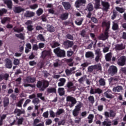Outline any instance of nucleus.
<instances>
[{"label": "nucleus", "instance_id": "f257e3e1", "mask_svg": "<svg viewBox=\"0 0 126 126\" xmlns=\"http://www.w3.org/2000/svg\"><path fill=\"white\" fill-rule=\"evenodd\" d=\"M106 27L104 32V33H101L99 36V40H102V41H106L109 38V30L111 27V22L108 21L107 22L104 21L102 23V27Z\"/></svg>", "mask_w": 126, "mask_h": 126}, {"label": "nucleus", "instance_id": "f03ea898", "mask_svg": "<svg viewBox=\"0 0 126 126\" xmlns=\"http://www.w3.org/2000/svg\"><path fill=\"white\" fill-rule=\"evenodd\" d=\"M49 81L45 80L38 81L36 84V87L39 89L40 91H45V89L49 87Z\"/></svg>", "mask_w": 126, "mask_h": 126}, {"label": "nucleus", "instance_id": "7ed1b4c3", "mask_svg": "<svg viewBox=\"0 0 126 126\" xmlns=\"http://www.w3.org/2000/svg\"><path fill=\"white\" fill-rule=\"evenodd\" d=\"M53 52L58 58H64L65 57V51L61 49L60 47L54 49Z\"/></svg>", "mask_w": 126, "mask_h": 126}, {"label": "nucleus", "instance_id": "20e7f679", "mask_svg": "<svg viewBox=\"0 0 126 126\" xmlns=\"http://www.w3.org/2000/svg\"><path fill=\"white\" fill-rule=\"evenodd\" d=\"M83 106V104L81 102H80L78 104H77L76 106H75L74 109L72 111V115L74 117H78V115H79V113L81 111V108Z\"/></svg>", "mask_w": 126, "mask_h": 126}, {"label": "nucleus", "instance_id": "39448f33", "mask_svg": "<svg viewBox=\"0 0 126 126\" xmlns=\"http://www.w3.org/2000/svg\"><path fill=\"white\" fill-rule=\"evenodd\" d=\"M108 72L111 76H114L118 73V67L115 65H111L108 70Z\"/></svg>", "mask_w": 126, "mask_h": 126}, {"label": "nucleus", "instance_id": "423d86ee", "mask_svg": "<svg viewBox=\"0 0 126 126\" xmlns=\"http://www.w3.org/2000/svg\"><path fill=\"white\" fill-rule=\"evenodd\" d=\"M66 101L67 102H71V103H69V107L70 108H72V107H74V105L76 104V103H77L76 99L70 96H67Z\"/></svg>", "mask_w": 126, "mask_h": 126}, {"label": "nucleus", "instance_id": "0eeeda50", "mask_svg": "<svg viewBox=\"0 0 126 126\" xmlns=\"http://www.w3.org/2000/svg\"><path fill=\"white\" fill-rule=\"evenodd\" d=\"M66 87L67 88V92H71V91H75L76 89L75 86H74L73 83L71 81L68 82L66 85Z\"/></svg>", "mask_w": 126, "mask_h": 126}, {"label": "nucleus", "instance_id": "6e6552de", "mask_svg": "<svg viewBox=\"0 0 126 126\" xmlns=\"http://www.w3.org/2000/svg\"><path fill=\"white\" fill-rule=\"evenodd\" d=\"M105 117L106 119H108V118H115L116 117V113L113 110H110L109 113L107 111L104 112V114Z\"/></svg>", "mask_w": 126, "mask_h": 126}, {"label": "nucleus", "instance_id": "1a4fd4ad", "mask_svg": "<svg viewBox=\"0 0 126 126\" xmlns=\"http://www.w3.org/2000/svg\"><path fill=\"white\" fill-rule=\"evenodd\" d=\"M86 4V0H77L75 2V6L77 8H79L80 6H84Z\"/></svg>", "mask_w": 126, "mask_h": 126}, {"label": "nucleus", "instance_id": "9d476101", "mask_svg": "<svg viewBox=\"0 0 126 126\" xmlns=\"http://www.w3.org/2000/svg\"><path fill=\"white\" fill-rule=\"evenodd\" d=\"M126 57L125 56H122L118 60L117 63L118 65L120 66H124V65H126Z\"/></svg>", "mask_w": 126, "mask_h": 126}, {"label": "nucleus", "instance_id": "9b49d317", "mask_svg": "<svg viewBox=\"0 0 126 126\" xmlns=\"http://www.w3.org/2000/svg\"><path fill=\"white\" fill-rule=\"evenodd\" d=\"M90 93L92 95L94 94H102V93H103V90L99 88L95 89H93V88H91Z\"/></svg>", "mask_w": 126, "mask_h": 126}, {"label": "nucleus", "instance_id": "f8f14e48", "mask_svg": "<svg viewBox=\"0 0 126 126\" xmlns=\"http://www.w3.org/2000/svg\"><path fill=\"white\" fill-rule=\"evenodd\" d=\"M74 44L73 41L66 40L63 42V45L65 49H69V48H72Z\"/></svg>", "mask_w": 126, "mask_h": 126}, {"label": "nucleus", "instance_id": "ddd939ff", "mask_svg": "<svg viewBox=\"0 0 126 126\" xmlns=\"http://www.w3.org/2000/svg\"><path fill=\"white\" fill-rule=\"evenodd\" d=\"M101 5L102 6V10L103 11H108L110 9V3L107 1H101Z\"/></svg>", "mask_w": 126, "mask_h": 126}, {"label": "nucleus", "instance_id": "4468645a", "mask_svg": "<svg viewBox=\"0 0 126 126\" xmlns=\"http://www.w3.org/2000/svg\"><path fill=\"white\" fill-rule=\"evenodd\" d=\"M95 55L96 56L95 61L96 63H98L100 60V57L102 56V53H101L100 49H97L95 51Z\"/></svg>", "mask_w": 126, "mask_h": 126}, {"label": "nucleus", "instance_id": "2eb2a0df", "mask_svg": "<svg viewBox=\"0 0 126 126\" xmlns=\"http://www.w3.org/2000/svg\"><path fill=\"white\" fill-rule=\"evenodd\" d=\"M121 78H120V76H116L114 77H111L108 79L110 83L111 84H116V82H118V81H120Z\"/></svg>", "mask_w": 126, "mask_h": 126}, {"label": "nucleus", "instance_id": "dca6fc26", "mask_svg": "<svg viewBox=\"0 0 126 126\" xmlns=\"http://www.w3.org/2000/svg\"><path fill=\"white\" fill-rule=\"evenodd\" d=\"M5 67L6 68H8L9 69H10V68H12V62H11V60L9 59H6L5 60Z\"/></svg>", "mask_w": 126, "mask_h": 126}, {"label": "nucleus", "instance_id": "f3484780", "mask_svg": "<svg viewBox=\"0 0 126 126\" xmlns=\"http://www.w3.org/2000/svg\"><path fill=\"white\" fill-rule=\"evenodd\" d=\"M126 49V45L123 43L118 44L115 45V51H123Z\"/></svg>", "mask_w": 126, "mask_h": 126}, {"label": "nucleus", "instance_id": "a211bd4d", "mask_svg": "<svg viewBox=\"0 0 126 126\" xmlns=\"http://www.w3.org/2000/svg\"><path fill=\"white\" fill-rule=\"evenodd\" d=\"M4 4L7 5L9 9H12V1L11 0H2Z\"/></svg>", "mask_w": 126, "mask_h": 126}, {"label": "nucleus", "instance_id": "6ab92c4d", "mask_svg": "<svg viewBox=\"0 0 126 126\" xmlns=\"http://www.w3.org/2000/svg\"><path fill=\"white\" fill-rule=\"evenodd\" d=\"M62 5H63L65 10H68V9H70L71 7V4H70V3H69V2L67 1L62 2Z\"/></svg>", "mask_w": 126, "mask_h": 126}, {"label": "nucleus", "instance_id": "aec40b11", "mask_svg": "<svg viewBox=\"0 0 126 126\" xmlns=\"http://www.w3.org/2000/svg\"><path fill=\"white\" fill-rule=\"evenodd\" d=\"M40 122V120H39L37 118L34 119L33 120V122L32 123L33 126H45L44 122H42V123H39Z\"/></svg>", "mask_w": 126, "mask_h": 126}, {"label": "nucleus", "instance_id": "412c9836", "mask_svg": "<svg viewBox=\"0 0 126 126\" xmlns=\"http://www.w3.org/2000/svg\"><path fill=\"white\" fill-rule=\"evenodd\" d=\"M26 81L28 83H34L36 82V78L32 77L31 76H28L26 79Z\"/></svg>", "mask_w": 126, "mask_h": 126}, {"label": "nucleus", "instance_id": "4be33fe9", "mask_svg": "<svg viewBox=\"0 0 126 126\" xmlns=\"http://www.w3.org/2000/svg\"><path fill=\"white\" fill-rule=\"evenodd\" d=\"M14 113H15V114H17V116L18 117H20V116H21V115H22L23 114H25V110H21V109L16 108L14 110Z\"/></svg>", "mask_w": 126, "mask_h": 126}, {"label": "nucleus", "instance_id": "5701e85b", "mask_svg": "<svg viewBox=\"0 0 126 126\" xmlns=\"http://www.w3.org/2000/svg\"><path fill=\"white\" fill-rule=\"evenodd\" d=\"M51 56V51L49 50H44L42 52V57L45 59L46 57H50Z\"/></svg>", "mask_w": 126, "mask_h": 126}, {"label": "nucleus", "instance_id": "b1692460", "mask_svg": "<svg viewBox=\"0 0 126 126\" xmlns=\"http://www.w3.org/2000/svg\"><path fill=\"white\" fill-rule=\"evenodd\" d=\"M14 11L15 13H20L22 11H24V9L21 8L20 6L15 7Z\"/></svg>", "mask_w": 126, "mask_h": 126}, {"label": "nucleus", "instance_id": "393cba45", "mask_svg": "<svg viewBox=\"0 0 126 126\" xmlns=\"http://www.w3.org/2000/svg\"><path fill=\"white\" fill-rule=\"evenodd\" d=\"M4 108H5L9 105V98L8 97H4L3 100Z\"/></svg>", "mask_w": 126, "mask_h": 126}, {"label": "nucleus", "instance_id": "a878e982", "mask_svg": "<svg viewBox=\"0 0 126 126\" xmlns=\"http://www.w3.org/2000/svg\"><path fill=\"white\" fill-rule=\"evenodd\" d=\"M59 81H60L59 83H58V86L59 87H61L62 86H63L66 81V80H65V78H62L59 79Z\"/></svg>", "mask_w": 126, "mask_h": 126}, {"label": "nucleus", "instance_id": "bb28decb", "mask_svg": "<svg viewBox=\"0 0 126 126\" xmlns=\"http://www.w3.org/2000/svg\"><path fill=\"white\" fill-rule=\"evenodd\" d=\"M60 18L62 19V20H66L67 18H68V13H64L61 15Z\"/></svg>", "mask_w": 126, "mask_h": 126}, {"label": "nucleus", "instance_id": "cd10ccee", "mask_svg": "<svg viewBox=\"0 0 126 126\" xmlns=\"http://www.w3.org/2000/svg\"><path fill=\"white\" fill-rule=\"evenodd\" d=\"M86 58H90V59H94V54L91 51H88L86 53Z\"/></svg>", "mask_w": 126, "mask_h": 126}, {"label": "nucleus", "instance_id": "c85d7f7f", "mask_svg": "<svg viewBox=\"0 0 126 126\" xmlns=\"http://www.w3.org/2000/svg\"><path fill=\"white\" fill-rule=\"evenodd\" d=\"M47 31H48V32H55V27H54L53 26L51 25H47Z\"/></svg>", "mask_w": 126, "mask_h": 126}, {"label": "nucleus", "instance_id": "c756f323", "mask_svg": "<svg viewBox=\"0 0 126 126\" xmlns=\"http://www.w3.org/2000/svg\"><path fill=\"white\" fill-rule=\"evenodd\" d=\"M93 4L92 3H89L86 7V10L88 11L91 12V11H93Z\"/></svg>", "mask_w": 126, "mask_h": 126}, {"label": "nucleus", "instance_id": "7c9ffc66", "mask_svg": "<svg viewBox=\"0 0 126 126\" xmlns=\"http://www.w3.org/2000/svg\"><path fill=\"white\" fill-rule=\"evenodd\" d=\"M104 95L108 99H113L114 98V96L112 95L111 94H110L109 92V91H107V92H105L104 93Z\"/></svg>", "mask_w": 126, "mask_h": 126}, {"label": "nucleus", "instance_id": "2f4dec72", "mask_svg": "<svg viewBox=\"0 0 126 126\" xmlns=\"http://www.w3.org/2000/svg\"><path fill=\"white\" fill-rule=\"evenodd\" d=\"M123 90V87L122 86H118L113 89L114 92H121Z\"/></svg>", "mask_w": 126, "mask_h": 126}, {"label": "nucleus", "instance_id": "473e14b6", "mask_svg": "<svg viewBox=\"0 0 126 126\" xmlns=\"http://www.w3.org/2000/svg\"><path fill=\"white\" fill-rule=\"evenodd\" d=\"M100 0H95L94 8L95 9H100Z\"/></svg>", "mask_w": 126, "mask_h": 126}, {"label": "nucleus", "instance_id": "72a5a7b5", "mask_svg": "<svg viewBox=\"0 0 126 126\" xmlns=\"http://www.w3.org/2000/svg\"><path fill=\"white\" fill-rule=\"evenodd\" d=\"M58 93L60 96H63L64 95V88H59L58 90Z\"/></svg>", "mask_w": 126, "mask_h": 126}, {"label": "nucleus", "instance_id": "f704fd0d", "mask_svg": "<svg viewBox=\"0 0 126 126\" xmlns=\"http://www.w3.org/2000/svg\"><path fill=\"white\" fill-rule=\"evenodd\" d=\"M47 93L48 94H51V93H57V89L55 88H48L47 89Z\"/></svg>", "mask_w": 126, "mask_h": 126}, {"label": "nucleus", "instance_id": "c9c22d12", "mask_svg": "<svg viewBox=\"0 0 126 126\" xmlns=\"http://www.w3.org/2000/svg\"><path fill=\"white\" fill-rule=\"evenodd\" d=\"M112 59V53L109 52L105 55V60L106 62H110Z\"/></svg>", "mask_w": 126, "mask_h": 126}, {"label": "nucleus", "instance_id": "e433bc0d", "mask_svg": "<svg viewBox=\"0 0 126 126\" xmlns=\"http://www.w3.org/2000/svg\"><path fill=\"white\" fill-rule=\"evenodd\" d=\"M35 15V13L33 12H30L29 11H27L25 14L26 17H33Z\"/></svg>", "mask_w": 126, "mask_h": 126}, {"label": "nucleus", "instance_id": "4c0bfd02", "mask_svg": "<svg viewBox=\"0 0 126 126\" xmlns=\"http://www.w3.org/2000/svg\"><path fill=\"white\" fill-rule=\"evenodd\" d=\"M112 29V30H114V31L118 30V29H119V25L118 24V23H115V22H113Z\"/></svg>", "mask_w": 126, "mask_h": 126}, {"label": "nucleus", "instance_id": "58836bf2", "mask_svg": "<svg viewBox=\"0 0 126 126\" xmlns=\"http://www.w3.org/2000/svg\"><path fill=\"white\" fill-rule=\"evenodd\" d=\"M64 113V109L61 108L59 109L58 111H57L56 113V117H58V116H61L62 114H63Z\"/></svg>", "mask_w": 126, "mask_h": 126}, {"label": "nucleus", "instance_id": "ea45409f", "mask_svg": "<svg viewBox=\"0 0 126 126\" xmlns=\"http://www.w3.org/2000/svg\"><path fill=\"white\" fill-rule=\"evenodd\" d=\"M13 30L15 32H17V33H20V32H23V31L24 30V27H21L20 29H18L16 28V27H15Z\"/></svg>", "mask_w": 126, "mask_h": 126}, {"label": "nucleus", "instance_id": "a19ab883", "mask_svg": "<svg viewBox=\"0 0 126 126\" xmlns=\"http://www.w3.org/2000/svg\"><path fill=\"white\" fill-rule=\"evenodd\" d=\"M88 119L89 120V124H92L93 123V119H94V115L93 114H90L88 117Z\"/></svg>", "mask_w": 126, "mask_h": 126}, {"label": "nucleus", "instance_id": "79ce46f5", "mask_svg": "<svg viewBox=\"0 0 126 126\" xmlns=\"http://www.w3.org/2000/svg\"><path fill=\"white\" fill-rule=\"evenodd\" d=\"M37 40H40L41 41V42H45V37H44V35L42 34H39L37 35Z\"/></svg>", "mask_w": 126, "mask_h": 126}, {"label": "nucleus", "instance_id": "37998d69", "mask_svg": "<svg viewBox=\"0 0 126 126\" xmlns=\"http://www.w3.org/2000/svg\"><path fill=\"white\" fill-rule=\"evenodd\" d=\"M89 102L91 103V104H94L95 103V98L93 95H91L88 97Z\"/></svg>", "mask_w": 126, "mask_h": 126}, {"label": "nucleus", "instance_id": "c03bdc74", "mask_svg": "<svg viewBox=\"0 0 126 126\" xmlns=\"http://www.w3.org/2000/svg\"><path fill=\"white\" fill-rule=\"evenodd\" d=\"M16 119L18 120V121H17L18 126H21V125L23 124V121H24V118H23V117H21V118H19V119L18 118H17Z\"/></svg>", "mask_w": 126, "mask_h": 126}, {"label": "nucleus", "instance_id": "a18cd8bd", "mask_svg": "<svg viewBox=\"0 0 126 126\" xmlns=\"http://www.w3.org/2000/svg\"><path fill=\"white\" fill-rule=\"evenodd\" d=\"M7 10L5 8H2L0 9V16H3V14H6Z\"/></svg>", "mask_w": 126, "mask_h": 126}, {"label": "nucleus", "instance_id": "49530a36", "mask_svg": "<svg viewBox=\"0 0 126 126\" xmlns=\"http://www.w3.org/2000/svg\"><path fill=\"white\" fill-rule=\"evenodd\" d=\"M94 69H96L97 71H99V70H102V66L101 64H97L94 65Z\"/></svg>", "mask_w": 126, "mask_h": 126}, {"label": "nucleus", "instance_id": "de8ad7c7", "mask_svg": "<svg viewBox=\"0 0 126 126\" xmlns=\"http://www.w3.org/2000/svg\"><path fill=\"white\" fill-rule=\"evenodd\" d=\"M16 37L17 38H19L21 40H24L25 39V37L24 36V34L22 33H20V34H15Z\"/></svg>", "mask_w": 126, "mask_h": 126}, {"label": "nucleus", "instance_id": "09e8293b", "mask_svg": "<svg viewBox=\"0 0 126 126\" xmlns=\"http://www.w3.org/2000/svg\"><path fill=\"white\" fill-rule=\"evenodd\" d=\"M99 83L100 86H105V85H106V81L103 78H100L99 79Z\"/></svg>", "mask_w": 126, "mask_h": 126}, {"label": "nucleus", "instance_id": "8fccbe9b", "mask_svg": "<svg viewBox=\"0 0 126 126\" xmlns=\"http://www.w3.org/2000/svg\"><path fill=\"white\" fill-rule=\"evenodd\" d=\"M61 46V44L57 41H54L53 43L51 45V47L52 49H54V48H57V47H60Z\"/></svg>", "mask_w": 126, "mask_h": 126}, {"label": "nucleus", "instance_id": "3c124183", "mask_svg": "<svg viewBox=\"0 0 126 126\" xmlns=\"http://www.w3.org/2000/svg\"><path fill=\"white\" fill-rule=\"evenodd\" d=\"M23 101H24V98H22L16 104V106L19 107V108H22V104H23Z\"/></svg>", "mask_w": 126, "mask_h": 126}, {"label": "nucleus", "instance_id": "603ef678", "mask_svg": "<svg viewBox=\"0 0 126 126\" xmlns=\"http://www.w3.org/2000/svg\"><path fill=\"white\" fill-rule=\"evenodd\" d=\"M32 103L34 104V105H38L40 103V99L38 97H35L32 100Z\"/></svg>", "mask_w": 126, "mask_h": 126}, {"label": "nucleus", "instance_id": "864d4df0", "mask_svg": "<svg viewBox=\"0 0 126 126\" xmlns=\"http://www.w3.org/2000/svg\"><path fill=\"white\" fill-rule=\"evenodd\" d=\"M10 20V18L6 17H4L1 21L2 24H5L6 22H7V21H9Z\"/></svg>", "mask_w": 126, "mask_h": 126}, {"label": "nucleus", "instance_id": "5fc2aeb1", "mask_svg": "<svg viewBox=\"0 0 126 126\" xmlns=\"http://www.w3.org/2000/svg\"><path fill=\"white\" fill-rule=\"evenodd\" d=\"M73 54H74V51H72L71 50H68L66 52V55L68 58H70Z\"/></svg>", "mask_w": 126, "mask_h": 126}, {"label": "nucleus", "instance_id": "6e6d98bb", "mask_svg": "<svg viewBox=\"0 0 126 126\" xmlns=\"http://www.w3.org/2000/svg\"><path fill=\"white\" fill-rule=\"evenodd\" d=\"M37 98H40L41 100L42 101H45V97L43 96V94L42 93H38L37 94Z\"/></svg>", "mask_w": 126, "mask_h": 126}, {"label": "nucleus", "instance_id": "4d7b16f0", "mask_svg": "<svg viewBox=\"0 0 126 126\" xmlns=\"http://www.w3.org/2000/svg\"><path fill=\"white\" fill-rule=\"evenodd\" d=\"M65 72L67 75V76H69V75H71L73 72L71 71V70L68 69H66L65 70Z\"/></svg>", "mask_w": 126, "mask_h": 126}, {"label": "nucleus", "instance_id": "13d9d810", "mask_svg": "<svg viewBox=\"0 0 126 126\" xmlns=\"http://www.w3.org/2000/svg\"><path fill=\"white\" fill-rule=\"evenodd\" d=\"M43 12H44V10H43V9L42 8L38 9L36 11V13L38 16L41 15L43 14Z\"/></svg>", "mask_w": 126, "mask_h": 126}, {"label": "nucleus", "instance_id": "bf43d9fd", "mask_svg": "<svg viewBox=\"0 0 126 126\" xmlns=\"http://www.w3.org/2000/svg\"><path fill=\"white\" fill-rule=\"evenodd\" d=\"M115 8L117 11H118L119 12H120V13H123V12H125V10L123 8H121L120 7H116Z\"/></svg>", "mask_w": 126, "mask_h": 126}, {"label": "nucleus", "instance_id": "052dcab7", "mask_svg": "<svg viewBox=\"0 0 126 126\" xmlns=\"http://www.w3.org/2000/svg\"><path fill=\"white\" fill-rule=\"evenodd\" d=\"M27 29L29 32H32V31L34 30V29H33V26L32 25H28Z\"/></svg>", "mask_w": 126, "mask_h": 126}, {"label": "nucleus", "instance_id": "680f3d73", "mask_svg": "<svg viewBox=\"0 0 126 126\" xmlns=\"http://www.w3.org/2000/svg\"><path fill=\"white\" fill-rule=\"evenodd\" d=\"M19 63H20V60L18 59H14L13 61V64H14V65H19Z\"/></svg>", "mask_w": 126, "mask_h": 126}, {"label": "nucleus", "instance_id": "e2e57ef3", "mask_svg": "<svg viewBox=\"0 0 126 126\" xmlns=\"http://www.w3.org/2000/svg\"><path fill=\"white\" fill-rule=\"evenodd\" d=\"M66 38H67V39H68V40H71L72 41H73L74 38H73V35L68 33L66 35Z\"/></svg>", "mask_w": 126, "mask_h": 126}, {"label": "nucleus", "instance_id": "0e129e2a", "mask_svg": "<svg viewBox=\"0 0 126 126\" xmlns=\"http://www.w3.org/2000/svg\"><path fill=\"white\" fill-rule=\"evenodd\" d=\"M113 15L111 16V19L112 20H114L117 17V15L118 14V12H117L116 11H113Z\"/></svg>", "mask_w": 126, "mask_h": 126}, {"label": "nucleus", "instance_id": "69168bd1", "mask_svg": "<svg viewBox=\"0 0 126 126\" xmlns=\"http://www.w3.org/2000/svg\"><path fill=\"white\" fill-rule=\"evenodd\" d=\"M88 64H89L88 63H87V62L81 64V66L82 67L83 70H84V69H85V68L87 67V66H88Z\"/></svg>", "mask_w": 126, "mask_h": 126}, {"label": "nucleus", "instance_id": "338daca9", "mask_svg": "<svg viewBox=\"0 0 126 126\" xmlns=\"http://www.w3.org/2000/svg\"><path fill=\"white\" fill-rule=\"evenodd\" d=\"M111 121H104L102 122V126H111Z\"/></svg>", "mask_w": 126, "mask_h": 126}, {"label": "nucleus", "instance_id": "774afa93", "mask_svg": "<svg viewBox=\"0 0 126 126\" xmlns=\"http://www.w3.org/2000/svg\"><path fill=\"white\" fill-rule=\"evenodd\" d=\"M42 116L43 118H45V119H48L49 118V111H47L43 113L42 114Z\"/></svg>", "mask_w": 126, "mask_h": 126}]
</instances>
